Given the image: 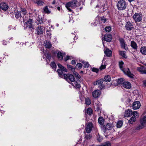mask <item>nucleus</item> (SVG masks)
I'll return each mask as SVG.
<instances>
[{
	"instance_id": "f257e3e1",
	"label": "nucleus",
	"mask_w": 146,
	"mask_h": 146,
	"mask_svg": "<svg viewBox=\"0 0 146 146\" xmlns=\"http://www.w3.org/2000/svg\"><path fill=\"white\" fill-rule=\"evenodd\" d=\"M58 74L60 77L64 78L69 82H70V81L72 83L75 81L74 77L71 74H64L62 70H58Z\"/></svg>"
},
{
	"instance_id": "f03ea898",
	"label": "nucleus",
	"mask_w": 146,
	"mask_h": 146,
	"mask_svg": "<svg viewBox=\"0 0 146 146\" xmlns=\"http://www.w3.org/2000/svg\"><path fill=\"white\" fill-rule=\"evenodd\" d=\"M123 64L124 63L122 61H121L119 62V66L120 69L125 74L127 75L129 77L131 78H133L134 75L131 73L128 68H123Z\"/></svg>"
},
{
	"instance_id": "7ed1b4c3",
	"label": "nucleus",
	"mask_w": 146,
	"mask_h": 146,
	"mask_svg": "<svg viewBox=\"0 0 146 146\" xmlns=\"http://www.w3.org/2000/svg\"><path fill=\"white\" fill-rule=\"evenodd\" d=\"M77 1L76 0H73L72 1L66 3V7L70 12H72V8H75L77 6Z\"/></svg>"
},
{
	"instance_id": "20e7f679",
	"label": "nucleus",
	"mask_w": 146,
	"mask_h": 146,
	"mask_svg": "<svg viewBox=\"0 0 146 146\" xmlns=\"http://www.w3.org/2000/svg\"><path fill=\"white\" fill-rule=\"evenodd\" d=\"M127 4L124 0H120L118 1L117 5L118 10L125 9L126 7Z\"/></svg>"
},
{
	"instance_id": "39448f33",
	"label": "nucleus",
	"mask_w": 146,
	"mask_h": 146,
	"mask_svg": "<svg viewBox=\"0 0 146 146\" xmlns=\"http://www.w3.org/2000/svg\"><path fill=\"white\" fill-rule=\"evenodd\" d=\"M141 125H139L137 128V129H141L146 126V115L140 120Z\"/></svg>"
},
{
	"instance_id": "423d86ee",
	"label": "nucleus",
	"mask_w": 146,
	"mask_h": 146,
	"mask_svg": "<svg viewBox=\"0 0 146 146\" xmlns=\"http://www.w3.org/2000/svg\"><path fill=\"white\" fill-rule=\"evenodd\" d=\"M100 20H99V19H98V18H96L94 22L95 24V25L100 24V22L101 23H105L107 19L104 16L100 17Z\"/></svg>"
},
{
	"instance_id": "0eeeda50",
	"label": "nucleus",
	"mask_w": 146,
	"mask_h": 146,
	"mask_svg": "<svg viewBox=\"0 0 146 146\" xmlns=\"http://www.w3.org/2000/svg\"><path fill=\"white\" fill-rule=\"evenodd\" d=\"M133 18L136 22L140 21L142 20L141 15L138 13H135L133 15Z\"/></svg>"
},
{
	"instance_id": "6e6552de",
	"label": "nucleus",
	"mask_w": 146,
	"mask_h": 146,
	"mask_svg": "<svg viewBox=\"0 0 146 146\" xmlns=\"http://www.w3.org/2000/svg\"><path fill=\"white\" fill-rule=\"evenodd\" d=\"M93 128V124L91 123H89L87 124L85 128V130L87 133H89L91 131Z\"/></svg>"
},
{
	"instance_id": "1a4fd4ad",
	"label": "nucleus",
	"mask_w": 146,
	"mask_h": 146,
	"mask_svg": "<svg viewBox=\"0 0 146 146\" xmlns=\"http://www.w3.org/2000/svg\"><path fill=\"white\" fill-rule=\"evenodd\" d=\"M36 31L38 35L43 34L44 31V28L42 26H38L36 29Z\"/></svg>"
},
{
	"instance_id": "9d476101",
	"label": "nucleus",
	"mask_w": 146,
	"mask_h": 146,
	"mask_svg": "<svg viewBox=\"0 0 146 146\" xmlns=\"http://www.w3.org/2000/svg\"><path fill=\"white\" fill-rule=\"evenodd\" d=\"M125 27L127 30L131 31L133 28L132 23L130 21L127 22L125 25Z\"/></svg>"
},
{
	"instance_id": "9b49d317",
	"label": "nucleus",
	"mask_w": 146,
	"mask_h": 146,
	"mask_svg": "<svg viewBox=\"0 0 146 146\" xmlns=\"http://www.w3.org/2000/svg\"><path fill=\"white\" fill-rule=\"evenodd\" d=\"M141 106V104L139 102L137 101L134 102L133 104L132 107L133 109L134 110H137L139 109Z\"/></svg>"
},
{
	"instance_id": "f8f14e48",
	"label": "nucleus",
	"mask_w": 146,
	"mask_h": 146,
	"mask_svg": "<svg viewBox=\"0 0 146 146\" xmlns=\"http://www.w3.org/2000/svg\"><path fill=\"white\" fill-rule=\"evenodd\" d=\"M101 2H99L98 5L96 6V7H99L100 9L99 11L100 12H103L104 11V4H101Z\"/></svg>"
},
{
	"instance_id": "ddd939ff",
	"label": "nucleus",
	"mask_w": 146,
	"mask_h": 146,
	"mask_svg": "<svg viewBox=\"0 0 146 146\" xmlns=\"http://www.w3.org/2000/svg\"><path fill=\"white\" fill-rule=\"evenodd\" d=\"M26 27L29 29L33 28V21L32 19H29L26 22Z\"/></svg>"
},
{
	"instance_id": "4468645a",
	"label": "nucleus",
	"mask_w": 146,
	"mask_h": 146,
	"mask_svg": "<svg viewBox=\"0 0 146 146\" xmlns=\"http://www.w3.org/2000/svg\"><path fill=\"white\" fill-rule=\"evenodd\" d=\"M137 70L141 74H146V68L144 67H138Z\"/></svg>"
},
{
	"instance_id": "2eb2a0df",
	"label": "nucleus",
	"mask_w": 146,
	"mask_h": 146,
	"mask_svg": "<svg viewBox=\"0 0 146 146\" xmlns=\"http://www.w3.org/2000/svg\"><path fill=\"white\" fill-rule=\"evenodd\" d=\"M0 8L4 11L7 10L9 7L7 4L5 3H1L0 4Z\"/></svg>"
},
{
	"instance_id": "dca6fc26",
	"label": "nucleus",
	"mask_w": 146,
	"mask_h": 146,
	"mask_svg": "<svg viewBox=\"0 0 146 146\" xmlns=\"http://www.w3.org/2000/svg\"><path fill=\"white\" fill-rule=\"evenodd\" d=\"M101 91L99 90H96L94 91L92 93V95L94 97L98 98L100 95Z\"/></svg>"
},
{
	"instance_id": "f3484780",
	"label": "nucleus",
	"mask_w": 146,
	"mask_h": 146,
	"mask_svg": "<svg viewBox=\"0 0 146 146\" xmlns=\"http://www.w3.org/2000/svg\"><path fill=\"white\" fill-rule=\"evenodd\" d=\"M113 127L112 123H108L104 125V127L106 130H110Z\"/></svg>"
},
{
	"instance_id": "a211bd4d",
	"label": "nucleus",
	"mask_w": 146,
	"mask_h": 146,
	"mask_svg": "<svg viewBox=\"0 0 146 146\" xmlns=\"http://www.w3.org/2000/svg\"><path fill=\"white\" fill-rule=\"evenodd\" d=\"M120 42L121 44V47L122 48L125 49L126 50H127V49H128V48L125 44L124 40L123 39H120Z\"/></svg>"
},
{
	"instance_id": "6ab92c4d",
	"label": "nucleus",
	"mask_w": 146,
	"mask_h": 146,
	"mask_svg": "<svg viewBox=\"0 0 146 146\" xmlns=\"http://www.w3.org/2000/svg\"><path fill=\"white\" fill-rule=\"evenodd\" d=\"M104 38L105 41L110 42L111 40L112 36L111 35L109 34L104 35Z\"/></svg>"
},
{
	"instance_id": "aec40b11",
	"label": "nucleus",
	"mask_w": 146,
	"mask_h": 146,
	"mask_svg": "<svg viewBox=\"0 0 146 146\" xmlns=\"http://www.w3.org/2000/svg\"><path fill=\"white\" fill-rule=\"evenodd\" d=\"M122 86L123 87L127 89H129L131 87V83L128 82H124Z\"/></svg>"
},
{
	"instance_id": "412c9836",
	"label": "nucleus",
	"mask_w": 146,
	"mask_h": 146,
	"mask_svg": "<svg viewBox=\"0 0 146 146\" xmlns=\"http://www.w3.org/2000/svg\"><path fill=\"white\" fill-rule=\"evenodd\" d=\"M132 115V111L131 110L128 109L125 112V116L126 117H129Z\"/></svg>"
},
{
	"instance_id": "4be33fe9",
	"label": "nucleus",
	"mask_w": 146,
	"mask_h": 146,
	"mask_svg": "<svg viewBox=\"0 0 146 146\" xmlns=\"http://www.w3.org/2000/svg\"><path fill=\"white\" fill-rule=\"evenodd\" d=\"M70 84L76 88H79L81 87L80 85L78 83V81H74Z\"/></svg>"
},
{
	"instance_id": "5701e85b",
	"label": "nucleus",
	"mask_w": 146,
	"mask_h": 146,
	"mask_svg": "<svg viewBox=\"0 0 146 146\" xmlns=\"http://www.w3.org/2000/svg\"><path fill=\"white\" fill-rule=\"evenodd\" d=\"M65 53H62L61 52H58L57 54V56L58 59L60 60H62L63 59V56H65Z\"/></svg>"
},
{
	"instance_id": "b1692460",
	"label": "nucleus",
	"mask_w": 146,
	"mask_h": 146,
	"mask_svg": "<svg viewBox=\"0 0 146 146\" xmlns=\"http://www.w3.org/2000/svg\"><path fill=\"white\" fill-rule=\"evenodd\" d=\"M104 53L107 56H110L112 55V51L108 49H106L104 51Z\"/></svg>"
},
{
	"instance_id": "393cba45",
	"label": "nucleus",
	"mask_w": 146,
	"mask_h": 146,
	"mask_svg": "<svg viewBox=\"0 0 146 146\" xmlns=\"http://www.w3.org/2000/svg\"><path fill=\"white\" fill-rule=\"evenodd\" d=\"M119 54L123 58H126L127 57L126 55V52L123 51L119 50Z\"/></svg>"
},
{
	"instance_id": "a878e982",
	"label": "nucleus",
	"mask_w": 146,
	"mask_h": 146,
	"mask_svg": "<svg viewBox=\"0 0 146 146\" xmlns=\"http://www.w3.org/2000/svg\"><path fill=\"white\" fill-rule=\"evenodd\" d=\"M99 123L101 125H103L104 124L105 120L103 117H100L98 120Z\"/></svg>"
},
{
	"instance_id": "bb28decb",
	"label": "nucleus",
	"mask_w": 146,
	"mask_h": 146,
	"mask_svg": "<svg viewBox=\"0 0 146 146\" xmlns=\"http://www.w3.org/2000/svg\"><path fill=\"white\" fill-rule=\"evenodd\" d=\"M131 46L135 50H137V46L136 43L133 41H131Z\"/></svg>"
},
{
	"instance_id": "cd10ccee",
	"label": "nucleus",
	"mask_w": 146,
	"mask_h": 146,
	"mask_svg": "<svg viewBox=\"0 0 146 146\" xmlns=\"http://www.w3.org/2000/svg\"><path fill=\"white\" fill-rule=\"evenodd\" d=\"M140 51L143 54L146 55V46H144L141 47Z\"/></svg>"
},
{
	"instance_id": "c85d7f7f",
	"label": "nucleus",
	"mask_w": 146,
	"mask_h": 146,
	"mask_svg": "<svg viewBox=\"0 0 146 146\" xmlns=\"http://www.w3.org/2000/svg\"><path fill=\"white\" fill-rule=\"evenodd\" d=\"M111 79L110 76L109 75H107L105 76L104 80L105 82H109L111 81Z\"/></svg>"
},
{
	"instance_id": "c756f323",
	"label": "nucleus",
	"mask_w": 146,
	"mask_h": 146,
	"mask_svg": "<svg viewBox=\"0 0 146 146\" xmlns=\"http://www.w3.org/2000/svg\"><path fill=\"white\" fill-rule=\"evenodd\" d=\"M29 15H25L23 17V22L24 23H26V22L28 21L29 19Z\"/></svg>"
},
{
	"instance_id": "7c9ffc66",
	"label": "nucleus",
	"mask_w": 146,
	"mask_h": 146,
	"mask_svg": "<svg viewBox=\"0 0 146 146\" xmlns=\"http://www.w3.org/2000/svg\"><path fill=\"white\" fill-rule=\"evenodd\" d=\"M20 12L21 14V16H25L26 15H28V12L25 9H21Z\"/></svg>"
},
{
	"instance_id": "2f4dec72",
	"label": "nucleus",
	"mask_w": 146,
	"mask_h": 146,
	"mask_svg": "<svg viewBox=\"0 0 146 146\" xmlns=\"http://www.w3.org/2000/svg\"><path fill=\"white\" fill-rule=\"evenodd\" d=\"M136 120V117L132 116L130 118V119L129 120V123L130 124H132L135 122Z\"/></svg>"
},
{
	"instance_id": "473e14b6",
	"label": "nucleus",
	"mask_w": 146,
	"mask_h": 146,
	"mask_svg": "<svg viewBox=\"0 0 146 146\" xmlns=\"http://www.w3.org/2000/svg\"><path fill=\"white\" fill-rule=\"evenodd\" d=\"M45 44L44 46L46 48H49L52 46V44L51 43L48 41H46V43Z\"/></svg>"
},
{
	"instance_id": "72a5a7b5",
	"label": "nucleus",
	"mask_w": 146,
	"mask_h": 146,
	"mask_svg": "<svg viewBox=\"0 0 146 146\" xmlns=\"http://www.w3.org/2000/svg\"><path fill=\"white\" fill-rule=\"evenodd\" d=\"M123 124V122L121 121H118L117 124V128H120Z\"/></svg>"
},
{
	"instance_id": "f704fd0d",
	"label": "nucleus",
	"mask_w": 146,
	"mask_h": 146,
	"mask_svg": "<svg viewBox=\"0 0 146 146\" xmlns=\"http://www.w3.org/2000/svg\"><path fill=\"white\" fill-rule=\"evenodd\" d=\"M124 80V79L123 78H121L117 80V82L118 84H122L123 85V83L125 82Z\"/></svg>"
},
{
	"instance_id": "c9c22d12",
	"label": "nucleus",
	"mask_w": 146,
	"mask_h": 146,
	"mask_svg": "<svg viewBox=\"0 0 146 146\" xmlns=\"http://www.w3.org/2000/svg\"><path fill=\"white\" fill-rule=\"evenodd\" d=\"M111 144L110 142L108 141L100 145H97V146H111Z\"/></svg>"
},
{
	"instance_id": "e433bc0d",
	"label": "nucleus",
	"mask_w": 146,
	"mask_h": 146,
	"mask_svg": "<svg viewBox=\"0 0 146 146\" xmlns=\"http://www.w3.org/2000/svg\"><path fill=\"white\" fill-rule=\"evenodd\" d=\"M73 74L75 76L76 78L79 79L81 78V76L76 72L74 71Z\"/></svg>"
},
{
	"instance_id": "4c0bfd02",
	"label": "nucleus",
	"mask_w": 146,
	"mask_h": 146,
	"mask_svg": "<svg viewBox=\"0 0 146 146\" xmlns=\"http://www.w3.org/2000/svg\"><path fill=\"white\" fill-rule=\"evenodd\" d=\"M82 62L83 63V65L86 68H87L89 66V64L88 62L83 61Z\"/></svg>"
},
{
	"instance_id": "58836bf2",
	"label": "nucleus",
	"mask_w": 146,
	"mask_h": 146,
	"mask_svg": "<svg viewBox=\"0 0 146 146\" xmlns=\"http://www.w3.org/2000/svg\"><path fill=\"white\" fill-rule=\"evenodd\" d=\"M15 17L17 18H18L22 17L20 11H17L15 14Z\"/></svg>"
},
{
	"instance_id": "ea45409f",
	"label": "nucleus",
	"mask_w": 146,
	"mask_h": 146,
	"mask_svg": "<svg viewBox=\"0 0 146 146\" xmlns=\"http://www.w3.org/2000/svg\"><path fill=\"white\" fill-rule=\"evenodd\" d=\"M85 104L87 105H89L91 104V102L90 99L88 98H85Z\"/></svg>"
},
{
	"instance_id": "a19ab883",
	"label": "nucleus",
	"mask_w": 146,
	"mask_h": 146,
	"mask_svg": "<svg viewBox=\"0 0 146 146\" xmlns=\"http://www.w3.org/2000/svg\"><path fill=\"white\" fill-rule=\"evenodd\" d=\"M36 3L40 6H43L44 4V3L43 1L40 0H39L37 1L36 2Z\"/></svg>"
},
{
	"instance_id": "79ce46f5",
	"label": "nucleus",
	"mask_w": 146,
	"mask_h": 146,
	"mask_svg": "<svg viewBox=\"0 0 146 146\" xmlns=\"http://www.w3.org/2000/svg\"><path fill=\"white\" fill-rule=\"evenodd\" d=\"M44 12L46 13H50V11L48 10L47 6L45 7L44 9Z\"/></svg>"
},
{
	"instance_id": "37998d69",
	"label": "nucleus",
	"mask_w": 146,
	"mask_h": 146,
	"mask_svg": "<svg viewBox=\"0 0 146 146\" xmlns=\"http://www.w3.org/2000/svg\"><path fill=\"white\" fill-rule=\"evenodd\" d=\"M86 113L89 115H91L92 113V110L90 108H88L86 110Z\"/></svg>"
},
{
	"instance_id": "c03bdc74",
	"label": "nucleus",
	"mask_w": 146,
	"mask_h": 146,
	"mask_svg": "<svg viewBox=\"0 0 146 146\" xmlns=\"http://www.w3.org/2000/svg\"><path fill=\"white\" fill-rule=\"evenodd\" d=\"M50 66L53 69H56V65L54 62H52L50 64Z\"/></svg>"
},
{
	"instance_id": "a18cd8bd",
	"label": "nucleus",
	"mask_w": 146,
	"mask_h": 146,
	"mask_svg": "<svg viewBox=\"0 0 146 146\" xmlns=\"http://www.w3.org/2000/svg\"><path fill=\"white\" fill-rule=\"evenodd\" d=\"M36 23H37L38 24H41L42 23H43V21L40 18H38L37 19V21L36 22Z\"/></svg>"
},
{
	"instance_id": "49530a36",
	"label": "nucleus",
	"mask_w": 146,
	"mask_h": 146,
	"mask_svg": "<svg viewBox=\"0 0 146 146\" xmlns=\"http://www.w3.org/2000/svg\"><path fill=\"white\" fill-rule=\"evenodd\" d=\"M68 67L72 71H74L75 70V68L70 65H68Z\"/></svg>"
},
{
	"instance_id": "de8ad7c7",
	"label": "nucleus",
	"mask_w": 146,
	"mask_h": 146,
	"mask_svg": "<svg viewBox=\"0 0 146 146\" xmlns=\"http://www.w3.org/2000/svg\"><path fill=\"white\" fill-rule=\"evenodd\" d=\"M132 115L133 116V117H136L137 116V117H138L139 116L138 113L136 111H134L133 112H132Z\"/></svg>"
},
{
	"instance_id": "09e8293b",
	"label": "nucleus",
	"mask_w": 146,
	"mask_h": 146,
	"mask_svg": "<svg viewBox=\"0 0 146 146\" xmlns=\"http://www.w3.org/2000/svg\"><path fill=\"white\" fill-rule=\"evenodd\" d=\"M61 70L62 72L63 73V71H64V72H67V69L65 68H64L63 66L62 67V68L61 69H58L57 70V72L58 73V70Z\"/></svg>"
},
{
	"instance_id": "8fccbe9b",
	"label": "nucleus",
	"mask_w": 146,
	"mask_h": 146,
	"mask_svg": "<svg viewBox=\"0 0 146 146\" xmlns=\"http://www.w3.org/2000/svg\"><path fill=\"white\" fill-rule=\"evenodd\" d=\"M72 58H72V57L70 56H67L66 58H64V60L65 61H66L69 59H72Z\"/></svg>"
},
{
	"instance_id": "3c124183",
	"label": "nucleus",
	"mask_w": 146,
	"mask_h": 146,
	"mask_svg": "<svg viewBox=\"0 0 146 146\" xmlns=\"http://www.w3.org/2000/svg\"><path fill=\"white\" fill-rule=\"evenodd\" d=\"M105 30L106 32H109L111 30V27H107L105 28Z\"/></svg>"
},
{
	"instance_id": "603ef678",
	"label": "nucleus",
	"mask_w": 146,
	"mask_h": 146,
	"mask_svg": "<svg viewBox=\"0 0 146 146\" xmlns=\"http://www.w3.org/2000/svg\"><path fill=\"white\" fill-rule=\"evenodd\" d=\"M92 136H91L90 134H86L85 135V138L87 139H89L92 138Z\"/></svg>"
},
{
	"instance_id": "864d4df0",
	"label": "nucleus",
	"mask_w": 146,
	"mask_h": 146,
	"mask_svg": "<svg viewBox=\"0 0 146 146\" xmlns=\"http://www.w3.org/2000/svg\"><path fill=\"white\" fill-rule=\"evenodd\" d=\"M98 85H102V84L104 81V80L102 79H100L99 80H98Z\"/></svg>"
},
{
	"instance_id": "5fc2aeb1",
	"label": "nucleus",
	"mask_w": 146,
	"mask_h": 146,
	"mask_svg": "<svg viewBox=\"0 0 146 146\" xmlns=\"http://www.w3.org/2000/svg\"><path fill=\"white\" fill-rule=\"evenodd\" d=\"M76 66L79 69H80L82 67V64L80 63H78L77 64Z\"/></svg>"
},
{
	"instance_id": "6e6d98bb",
	"label": "nucleus",
	"mask_w": 146,
	"mask_h": 146,
	"mask_svg": "<svg viewBox=\"0 0 146 146\" xmlns=\"http://www.w3.org/2000/svg\"><path fill=\"white\" fill-rule=\"evenodd\" d=\"M92 70L94 72L97 73L98 72L99 70L98 69L94 68L92 69Z\"/></svg>"
},
{
	"instance_id": "4d7b16f0",
	"label": "nucleus",
	"mask_w": 146,
	"mask_h": 146,
	"mask_svg": "<svg viewBox=\"0 0 146 146\" xmlns=\"http://www.w3.org/2000/svg\"><path fill=\"white\" fill-rule=\"evenodd\" d=\"M102 138L101 137H100L99 135L97 137V140L99 142L102 141Z\"/></svg>"
},
{
	"instance_id": "13d9d810",
	"label": "nucleus",
	"mask_w": 146,
	"mask_h": 146,
	"mask_svg": "<svg viewBox=\"0 0 146 146\" xmlns=\"http://www.w3.org/2000/svg\"><path fill=\"white\" fill-rule=\"evenodd\" d=\"M106 68V66L105 65L102 64L100 68V70H102Z\"/></svg>"
},
{
	"instance_id": "bf43d9fd",
	"label": "nucleus",
	"mask_w": 146,
	"mask_h": 146,
	"mask_svg": "<svg viewBox=\"0 0 146 146\" xmlns=\"http://www.w3.org/2000/svg\"><path fill=\"white\" fill-rule=\"evenodd\" d=\"M46 34L49 37V38H50L51 37V34L50 32L48 31H47L46 32Z\"/></svg>"
},
{
	"instance_id": "052dcab7",
	"label": "nucleus",
	"mask_w": 146,
	"mask_h": 146,
	"mask_svg": "<svg viewBox=\"0 0 146 146\" xmlns=\"http://www.w3.org/2000/svg\"><path fill=\"white\" fill-rule=\"evenodd\" d=\"M47 56H46V57L47 59H50V55L49 54V53H47L46 54Z\"/></svg>"
},
{
	"instance_id": "680f3d73",
	"label": "nucleus",
	"mask_w": 146,
	"mask_h": 146,
	"mask_svg": "<svg viewBox=\"0 0 146 146\" xmlns=\"http://www.w3.org/2000/svg\"><path fill=\"white\" fill-rule=\"evenodd\" d=\"M13 27H12L11 26H9L8 27V30H11V29H15V27H14L13 28Z\"/></svg>"
},
{
	"instance_id": "e2e57ef3",
	"label": "nucleus",
	"mask_w": 146,
	"mask_h": 146,
	"mask_svg": "<svg viewBox=\"0 0 146 146\" xmlns=\"http://www.w3.org/2000/svg\"><path fill=\"white\" fill-rule=\"evenodd\" d=\"M96 109L98 111L100 110V107L99 106H98L97 105H96Z\"/></svg>"
},
{
	"instance_id": "0e129e2a",
	"label": "nucleus",
	"mask_w": 146,
	"mask_h": 146,
	"mask_svg": "<svg viewBox=\"0 0 146 146\" xmlns=\"http://www.w3.org/2000/svg\"><path fill=\"white\" fill-rule=\"evenodd\" d=\"M69 18H70V19H69V22H73V21L72 20L73 18H72V16H71V17H70Z\"/></svg>"
},
{
	"instance_id": "69168bd1",
	"label": "nucleus",
	"mask_w": 146,
	"mask_h": 146,
	"mask_svg": "<svg viewBox=\"0 0 146 146\" xmlns=\"http://www.w3.org/2000/svg\"><path fill=\"white\" fill-rule=\"evenodd\" d=\"M98 81H96L95 82L93 83V84L94 85H98Z\"/></svg>"
},
{
	"instance_id": "338daca9",
	"label": "nucleus",
	"mask_w": 146,
	"mask_h": 146,
	"mask_svg": "<svg viewBox=\"0 0 146 146\" xmlns=\"http://www.w3.org/2000/svg\"><path fill=\"white\" fill-rule=\"evenodd\" d=\"M71 63L73 65H75L76 63V62L75 60H72L71 61Z\"/></svg>"
},
{
	"instance_id": "774afa93",
	"label": "nucleus",
	"mask_w": 146,
	"mask_h": 146,
	"mask_svg": "<svg viewBox=\"0 0 146 146\" xmlns=\"http://www.w3.org/2000/svg\"><path fill=\"white\" fill-rule=\"evenodd\" d=\"M143 84L145 86H146V80H143Z\"/></svg>"
}]
</instances>
